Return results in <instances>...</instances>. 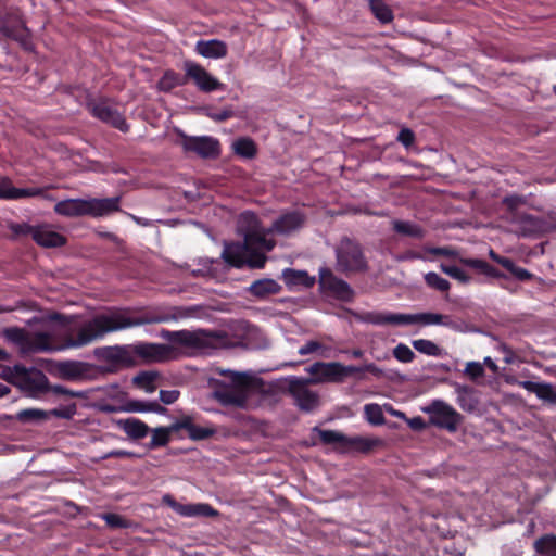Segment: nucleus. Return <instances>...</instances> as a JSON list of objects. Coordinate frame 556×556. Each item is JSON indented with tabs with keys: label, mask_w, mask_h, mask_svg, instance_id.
<instances>
[{
	"label": "nucleus",
	"mask_w": 556,
	"mask_h": 556,
	"mask_svg": "<svg viewBox=\"0 0 556 556\" xmlns=\"http://www.w3.org/2000/svg\"><path fill=\"white\" fill-rule=\"evenodd\" d=\"M53 320L60 321L63 330L55 334L36 332L28 336L26 352H54L81 348L105 333L134 328L143 325L163 324L176 320L177 316L172 309L163 307H149L141 309L119 308L108 314H100L84 323L78 329L70 327V319L65 315L55 313Z\"/></svg>",
	"instance_id": "1"
},
{
	"label": "nucleus",
	"mask_w": 556,
	"mask_h": 556,
	"mask_svg": "<svg viewBox=\"0 0 556 556\" xmlns=\"http://www.w3.org/2000/svg\"><path fill=\"white\" fill-rule=\"evenodd\" d=\"M121 197L104 199H68L58 202L54 205V212L66 217H78L89 215L101 217L118 212Z\"/></svg>",
	"instance_id": "2"
},
{
	"label": "nucleus",
	"mask_w": 556,
	"mask_h": 556,
	"mask_svg": "<svg viewBox=\"0 0 556 556\" xmlns=\"http://www.w3.org/2000/svg\"><path fill=\"white\" fill-rule=\"evenodd\" d=\"M336 270L346 277L366 273L369 268L362 244L350 237H343L334 249Z\"/></svg>",
	"instance_id": "3"
},
{
	"label": "nucleus",
	"mask_w": 556,
	"mask_h": 556,
	"mask_svg": "<svg viewBox=\"0 0 556 556\" xmlns=\"http://www.w3.org/2000/svg\"><path fill=\"white\" fill-rule=\"evenodd\" d=\"M314 431L318 433L319 440L323 444L332 445L333 450L340 454H349L353 452L368 454L376 446L381 444L380 439L361 435L349 437L336 430H324L315 427Z\"/></svg>",
	"instance_id": "4"
},
{
	"label": "nucleus",
	"mask_w": 556,
	"mask_h": 556,
	"mask_svg": "<svg viewBox=\"0 0 556 556\" xmlns=\"http://www.w3.org/2000/svg\"><path fill=\"white\" fill-rule=\"evenodd\" d=\"M252 382L245 374L235 372L231 377V386L222 381H216L213 397L224 406H236L243 408L247 406L249 391Z\"/></svg>",
	"instance_id": "5"
},
{
	"label": "nucleus",
	"mask_w": 556,
	"mask_h": 556,
	"mask_svg": "<svg viewBox=\"0 0 556 556\" xmlns=\"http://www.w3.org/2000/svg\"><path fill=\"white\" fill-rule=\"evenodd\" d=\"M239 231L243 236V243L249 249H262L263 251L270 252L276 241L267 239L268 230L264 231L257 215L253 212L245 211L239 216Z\"/></svg>",
	"instance_id": "6"
},
{
	"label": "nucleus",
	"mask_w": 556,
	"mask_h": 556,
	"mask_svg": "<svg viewBox=\"0 0 556 556\" xmlns=\"http://www.w3.org/2000/svg\"><path fill=\"white\" fill-rule=\"evenodd\" d=\"M180 138L178 144L185 153H193L201 159L214 160L222 153L220 142L211 136H188L181 130H177Z\"/></svg>",
	"instance_id": "7"
},
{
	"label": "nucleus",
	"mask_w": 556,
	"mask_h": 556,
	"mask_svg": "<svg viewBox=\"0 0 556 556\" xmlns=\"http://www.w3.org/2000/svg\"><path fill=\"white\" fill-rule=\"evenodd\" d=\"M87 109L93 117L100 119L101 122L111 125L122 132L129 131L130 126L126 122L124 115L121 114L117 109L111 104L109 99L99 98L89 100L87 102Z\"/></svg>",
	"instance_id": "8"
},
{
	"label": "nucleus",
	"mask_w": 556,
	"mask_h": 556,
	"mask_svg": "<svg viewBox=\"0 0 556 556\" xmlns=\"http://www.w3.org/2000/svg\"><path fill=\"white\" fill-rule=\"evenodd\" d=\"M14 372L16 387L30 396H37L39 393L49 391V380L41 370L15 365Z\"/></svg>",
	"instance_id": "9"
},
{
	"label": "nucleus",
	"mask_w": 556,
	"mask_h": 556,
	"mask_svg": "<svg viewBox=\"0 0 556 556\" xmlns=\"http://www.w3.org/2000/svg\"><path fill=\"white\" fill-rule=\"evenodd\" d=\"M318 276L319 287L324 293L343 302H350L353 300L354 290L352 287L342 278L336 276L332 269L321 267Z\"/></svg>",
	"instance_id": "10"
},
{
	"label": "nucleus",
	"mask_w": 556,
	"mask_h": 556,
	"mask_svg": "<svg viewBox=\"0 0 556 556\" xmlns=\"http://www.w3.org/2000/svg\"><path fill=\"white\" fill-rule=\"evenodd\" d=\"M184 70L187 72L188 81H192L201 92L211 93L217 90H225L226 88L225 84L195 62L186 61Z\"/></svg>",
	"instance_id": "11"
},
{
	"label": "nucleus",
	"mask_w": 556,
	"mask_h": 556,
	"mask_svg": "<svg viewBox=\"0 0 556 556\" xmlns=\"http://www.w3.org/2000/svg\"><path fill=\"white\" fill-rule=\"evenodd\" d=\"M94 366L80 361H60L53 365V372L66 381L91 380L94 377Z\"/></svg>",
	"instance_id": "12"
},
{
	"label": "nucleus",
	"mask_w": 556,
	"mask_h": 556,
	"mask_svg": "<svg viewBox=\"0 0 556 556\" xmlns=\"http://www.w3.org/2000/svg\"><path fill=\"white\" fill-rule=\"evenodd\" d=\"M429 412L431 413L430 422L433 426L446 429L450 432L456 431L462 421V415L451 405L442 401H434L431 404Z\"/></svg>",
	"instance_id": "13"
},
{
	"label": "nucleus",
	"mask_w": 556,
	"mask_h": 556,
	"mask_svg": "<svg viewBox=\"0 0 556 556\" xmlns=\"http://www.w3.org/2000/svg\"><path fill=\"white\" fill-rule=\"evenodd\" d=\"M131 354L146 362H165L175 357V348L162 343L138 342L130 345Z\"/></svg>",
	"instance_id": "14"
},
{
	"label": "nucleus",
	"mask_w": 556,
	"mask_h": 556,
	"mask_svg": "<svg viewBox=\"0 0 556 556\" xmlns=\"http://www.w3.org/2000/svg\"><path fill=\"white\" fill-rule=\"evenodd\" d=\"M161 336L166 341L189 349H204L208 346L210 340L204 331H189V330H162Z\"/></svg>",
	"instance_id": "15"
},
{
	"label": "nucleus",
	"mask_w": 556,
	"mask_h": 556,
	"mask_svg": "<svg viewBox=\"0 0 556 556\" xmlns=\"http://www.w3.org/2000/svg\"><path fill=\"white\" fill-rule=\"evenodd\" d=\"M309 381L294 378L289 383V392L301 410L312 412L319 404V396L307 388Z\"/></svg>",
	"instance_id": "16"
},
{
	"label": "nucleus",
	"mask_w": 556,
	"mask_h": 556,
	"mask_svg": "<svg viewBox=\"0 0 556 556\" xmlns=\"http://www.w3.org/2000/svg\"><path fill=\"white\" fill-rule=\"evenodd\" d=\"M0 35L18 41L24 47H26L30 38L28 28L16 14L0 16Z\"/></svg>",
	"instance_id": "17"
},
{
	"label": "nucleus",
	"mask_w": 556,
	"mask_h": 556,
	"mask_svg": "<svg viewBox=\"0 0 556 556\" xmlns=\"http://www.w3.org/2000/svg\"><path fill=\"white\" fill-rule=\"evenodd\" d=\"M163 502L182 517L215 518L219 516V511L207 503L181 504L168 494L163 497Z\"/></svg>",
	"instance_id": "18"
},
{
	"label": "nucleus",
	"mask_w": 556,
	"mask_h": 556,
	"mask_svg": "<svg viewBox=\"0 0 556 556\" xmlns=\"http://www.w3.org/2000/svg\"><path fill=\"white\" fill-rule=\"evenodd\" d=\"M305 220V214L300 211L287 212L274 220L268 232L287 236L302 228Z\"/></svg>",
	"instance_id": "19"
},
{
	"label": "nucleus",
	"mask_w": 556,
	"mask_h": 556,
	"mask_svg": "<svg viewBox=\"0 0 556 556\" xmlns=\"http://www.w3.org/2000/svg\"><path fill=\"white\" fill-rule=\"evenodd\" d=\"M511 223L517 225L522 237H536L547 229V223L544 218L528 213L517 214Z\"/></svg>",
	"instance_id": "20"
},
{
	"label": "nucleus",
	"mask_w": 556,
	"mask_h": 556,
	"mask_svg": "<svg viewBox=\"0 0 556 556\" xmlns=\"http://www.w3.org/2000/svg\"><path fill=\"white\" fill-rule=\"evenodd\" d=\"M339 370H341V364L337 362L332 363H314L307 371L314 377L309 379V382H340Z\"/></svg>",
	"instance_id": "21"
},
{
	"label": "nucleus",
	"mask_w": 556,
	"mask_h": 556,
	"mask_svg": "<svg viewBox=\"0 0 556 556\" xmlns=\"http://www.w3.org/2000/svg\"><path fill=\"white\" fill-rule=\"evenodd\" d=\"M34 241L42 248H61L67 243V238L53 230L49 225H38Z\"/></svg>",
	"instance_id": "22"
},
{
	"label": "nucleus",
	"mask_w": 556,
	"mask_h": 556,
	"mask_svg": "<svg viewBox=\"0 0 556 556\" xmlns=\"http://www.w3.org/2000/svg\"><path fill=\"white\" fill-rule=\"evenodd\" d=\"M172 429H184L193 441L206 440L216 433V430L211 427H201L192 421L190 416H185L172 425Z\"/></svg>",
	"instance_id": "23"
},
{
	"label": "nucleus",
	"mask_w": 556,
	"mask_h": 556,
	"mask_svg": "<svg viewBox=\"0 0 556 556\" xmlns=\"http://www.w3.org/2000/svg\"><path fill=\"white\" fill-rule=\"evenodd\" d=\"M98 357L113 365H129L132 363L130 345L106 346L98 350Z\"/></svg>",
	"instance_id": "24"
},
{
	"label": "nucleus",
	"mask_w": 556,
	"mask_h": 556,
	"mask_svg": "<svg viewBox=\"0 0 556 556\" xmlns=\"http://www.w3.org/2000/svg\"><path fill=\"white\" fill-rule=\"evenodd\" d=\"M247 244L239 241L226 242L222 253V257L231 267H244V258L248 252Z\"/></svg>",
	"instance_id": "25"
},
{
	"label": "nucleus",
	"mask_w": 556,
	"mask_h": 556,
	"mask_svg": "<svg viewBox=\"0 0 556 556\" xmlns=\"http://www.w3.org/2000/svg\"><path fill=\"white\" fill-rule=\"evenodd\" d=\"M194 50L199 55L207 59H222L228 53L226 42L218 39H200L197 41Z\"/></svg>",
	"instance_id": "26"
},
{
	"label": "nucleus",
	"mask_w": 556,
	"mask_h": 556,
	"mask_svg": "<svg viewBox=\"0 0 556 556\" xmlns=\"http://www.w3.org/2000/svg\"><path fill=\"white\" fill-rule=\"evenodd\" d=\"M520 387L530 393H534L544 403L556 404V386L549 382L521 381Z\"/></svg>",
	"instance_id": "27"
},
{
	"label": "nucleus",
	"mask_w": 556,
	"mask_h": 556,
	"mask_svg": "<svg viewBox=\"0 0 556 556\" xmlns=\"http://www.w3.org/2000/svg\"><path fill=\"white\" fill-rule=\"evenodd\" d=\"M363 320L377 326H401L404 325V314L390 312H368L364 315Z\"/></svg>",
	"instance_id": "28"
},
{
	"label": "nucleus",
	"mask_w": 556,
	"mask_h": 556,
	"mask_svg": "<svg viewBox=\"0 0 556 556\" xmlns=\"http://www.w3.org/2000/svg\"><path fill=\"white\" fill-rule=\"evenodd\" d=\"M281 291V286L274 279L264 278L255 280L250 287L249 292L258 299H264L268 295L278 294Z\"/></svg>",
	"instance_id": "29"
},
{
	"label": "nucleus",
	"mask_w": 556,
	"mask_h": 556,
	"mask_svg": "<svg viewBox=\"0 0 556 556\" xmlns=\"http://www.w3.org/2000/svg\"><path fill=\"white\" fill-rule=\"evenodd\" d=\"M123 431L132 440L143 439L150 431L149 426L137 418H127L118 421Z\"/></svg>",
	"instance_id": "30"
},
{
	"label": "nucleus",
	"mask_w": 556,
	"mask_h": 556,
	"mask_svg": "<svg viewBox=\"0 0 556 556\" xmlns=\"http://www.w3.org/2000/svg\"><path fill=\"white\" fill-rule=\"evenodd\" d=\"M391 224L393 231L397 235L419 240L426 236V230L418 224L401 219H394Z\"/></svg>",
	"instance_id": "31"
},
{
	"label": "nucleus",
	"mask_w": 556,
	"mask_h": 556,
	"mask_svg": "<svg viewBox=\"0 0 556 556\" xmlns=\"http://www.w3.org/2000/svg\"><path fill=\"white\" fill-rule=\"evenodd\" d=\"M447 316L438 313L404 314V325H447Z\"/></svg>",
	"instance_id": "32"
},
{
	"label": "nucleus",
	"mask_w": 556,
	"mask_h": 556,
	"mask_svg": "<svg viewBox=\"0 0 556 556\" xmlns=\"http://www.w3.org/2000/svg\"><path fill=\"white\" fill-rule=\"evenodd\" d=\"M282 279L289 287L303 286L311 288L315 283V278L308 276L306 271L292 268H286L282 271Z\"/></svg>",
	"instance_id": "33"
},
{
	"label": "nucleus",
	"mask_w": 556,
	"mask_h": 556,
	"mask_svg": "<svg viewBox=\"0 0 556 556\" xmlns=\"http://www.w3.org/2000/svg\"><path fill=\"white\" fill-rule=\"evenodd\" d=\"M161 375L156 370H143L132 378V383L147 393H153L156 390V381Z\"/></svg>",
	"instance_id": "34"
},
{
	"label": "nucleus",
	"mask_w": 556,
	"mask_h": 556,
	"mask_svg": "<svg viewBox=\"0 0 556 556\" xmlns=\"http://www.w3.org/2000/svg\"><path fill=\"white\" fill-rule=\"evenodd\" d=\"M459 262L470 268H475L479 270L481 274L491 277V278H505L506 276L495 268L493 265L489 264L484 260L479 258H460Z\"/></svg>",
	"instance_id": "35"
},
{
	"label": "nucleus",
	"mask_w": 556,
	"mask_h": 556,
	"mask_svg": "<svg viewBox=\"0 0 556 556\" xmlns=\"http://www.w3.org/2000/svg\"><path fill=\"white\" fill-rule=\"evenodd\" d=\"M187 83V72H185V75L182 76L173 70H168L163 74L159 85L161 90L168 92L176 87L186 85Z\"/></svg>",
	"instance_id": "36"
},
{
	"label": "nucleus",
	"mask_w": 556,
	"mask_h": 556,
	"mask_svg": "<svg viewBox=\"0 0 556 556\" xmlns=\"http://www.w3.org/2000/svg\"><path fill=\"white\" fill-rule=\"evenodd\" d=\"M369 9L380 23L388 24L393 21V11L383 0H370Z\"/></svg>",
	"instance_id": "37"
},
{
	"label": "nucleus",
	"mask_w": 556,
	"mask_h": 556,
	"mask_svg": "<svg viewBox=\"0 0 556 556\" xmlns=\"http://www.w3.org/2000/svg\"><path fill=\"white\" fill-rule=\"evenodd\" d=\"M534 549L542 556H556V534H544L535 540Z\"/></svg>",
	"instance_id": "38"
},
{
	"label": "nucleus",
	"mask_w": 556,
	"mask_h": 556,
	"mask_svg": "<svg viewBox=\"0 0 556 556\" xmlns=\"http://www.w3.org/2000/svg\"><path fill=\"white\" fill-rule=\"evenodd\" d=\"M232 147L235 153L244 159H253L257 153V147L255 142L248 137L237 139Z\"/></svg>",
	"instance_id": "39"
},
{
	"label": "nucleus",
	"mask_w": 556,
	"mask_h": 556,
	"mask_svg": "<svg viewBox=\"0 0 556 556\" xmlns=\"http://www.w3.org/2000/svg\"><path fill=\"white\" fill-rule=\"evenodd\" d=\"M16 418L23 424L40 422L49 418V413L39 408H26L20 410Z\"/></svg>",
	"instance_id": "40"
},
{
	"label": "nucleus",
	"mask_w": 556,
	"mask_h": 556,
	"mask_svg": "<svg viewBox=\"0 0 556 556\" xmlns=\"http://www.w3.org/2000/svg\"><path fill=\"white\" fill-rule=\"evenodd\" d=\"M172 431H176L175 429H172V426L166 427H159L152 430V438L149 443V447L151 450L162 447L168 444L170 441V433Z\"/></svg>",
	"instance_id": "41"
},
{
	"label": "nucleus",
	"mask_w": 556,
	"mask_h": 556,
	"mask_svg": "<svg viewBox=\"0 0 556 556\" xmlns=\"http://www.w3.org/2000/svg\"><path fill=\"white\" fill-rule=\"evenodd\" d=\"M128 407L132 412L146 413L152 412L156 414H164L167 409L159 404L157 402H144V401H130Z\"/></svg>",
	"instance_id": "42"
},
{
	"label": "nucleus",
	"mask_w": 556,
	"mask_h": 556,
	"mask_svg": "<svg viewBox=\"0 0 556 556\" xmlns=\"http://www.w3.org/2000/svg\"><path fill=\"white\" fill-rule=\"evenodd\" d=\"M502 203L506 207L510 220H513L517 214L522 213L518 211V207L526 204V198L519 194H509L502 200Z\"/></svg>",
	"instance_id": "43"
},
{
	"label": "nucleus",
	"mask_w": 556,
	"mask_h": 556,
	"mask_svg": "<svg viewBox=\"0 0 556 556\" xmlns=\"http://www.w3.org/2000/svg\"><path fill=\"white\" fill-rule=\"evenodd\" d=\"M267 257L262 249H249L244 258V266L250 268H263Z\"/></svg>",
	"instance_id": "44"
},
{
	"label": "nucleus",
	"mask_w": 556,
	"mask_h": 556,
	"mask_svg": "<svg viewBox=\"0 0 556 556\" xmlns=\"http://www.w3.org/2000/svg\"><path fill=\"white\" fill-rule=\"evenodd\" d=\"M501 266L508 270L519 281H528L533 277V274L526 268L517 266L513 260H502Z\"/></svg>",
	"instance_id": "45"
},
{
	"label": "nucleus",
	"mask_w": 556,
	"mask_h": 556,
	"mask_svg": "<svg viewBox=\"0 0 556 556\" xmlns=\"http://www.w3.org/2000/svg\"><path fill=\"white\" fill-rule=\"evenodd\" d=\"M413 346L419 353L426 354L428 356H440L441 349L434 342L427 339H417L413 341Z\"/></svg>",
	"instance_id": "46"
},
{
	"label": "nucleus",
	"mask_w": 556,
	"mask_h": 556,
	"mask_svg": "<svg viewBox=\"0 0 556 556\" xmlns=\"http://www.w3.org/2000/svg\"><path fill=\"white\" fill-rule=\"evenodd\" d=\"M4 336L11 342L18 344L24 351L26 349L28 333L18 327H11L4 330Z\"/></svg>",
	"instance_id": "47"
},
{
	"label": "nucleus",
	"mask_w": 556,
	"mask_h": 556,
	"mask_svg": "<svg viewBox=\"0 0 556 556\" xmlns=\"http://www.w3.org/2000/svg\"><path fill=\"white\" fill-rule=\"evenodd\" d=\"M101 518L111 529H127L131 525L129 520L115 513H104Z\"/></svg>",
	"instance_id": "48"
},
{
	"label": "nucleus",
	"mask_w": 556,
	"mask_h": 556,
	"mask_svg": "<svg viewBox=\"0 0 556 556\" xmlns=\"http://www.w3.org/2000/svg\"><path fill=\"white\" fill-rule=\"evenodd\" d=\"M425 281L430 288L441 292H446L451 288L448 280L442 278L440 275L433 271L425 275Z\"/></svg>",
	"instance_id": "49"
},
{
	"label": "nucleus",
	"mask_w": 556,
	"mask_h": 556,
	"mask_svg": "<svg viewBox=\"0 0 556 556\" xmlns=\"http://www.w3.org/2000/svg\"><path fill=\"white\" fill-rule=\"evenodd\" d=\"M364 409L370 424L382 425L384 422L383 413L378 404H366Z\"/></svg>",
	"instance_id": "50"
},
{
	"label": "nucleus",
	"mask_w": 556,
	"mask_h": 556,
	"mask_svg": "<svg viewBox=\"0 0 556 556\" xmlns=\"http://www.w3.org/2000/svg\"><path fill=\"white\" fill-rule=\"evenodd\" d=\"M393 356L401 363H412L415 359V353L404 343H399L393 349Z\"/></svg>",
	"instance_id": "51"
},
{
	"label": "nucleus",
	"mask_w": 556,
	"mask_h": 556,
	"mask_svg": "<svg viewBox=\"0 0 556 556\" xmlns=\"http://www.w3.org/2000/svg\"><path fill=\"white\" fill-rule=\"evenodd\" d=\"M441 269L444 274L448 275L450 277L463 282L468 283L470 281V276L467 275L463 269L455 265H441Z\"/></svg>",
	"instance_id": "52"
},
{
	"label": "nucleus",
	"mask_w": 556,
	"mask_h": 556,
	"mask_svg": "<svg viewBox=\"0 0 556 556\" xmlns=\"http://www.w3.org/2000/svg\"><path fill=\"white\" fill-rule=\"evenodd\" d=\"M10 230L16 237H27L30 236L34 239V233L38 229V226H33L27 223H13L10 225Z\"/></svg>",
	"instance_id": "53"
},
{
	"label": "nucleus",
	"mask_w": 556,
	"mask_h": 556,
	"mask_svg": "<svg viewBox=\"0 0 556 556\" xmlns=\"http://www.w3.org/2000/svg\"><path fill=\"white\" fill-rule=\"evenodd\" d=\"M76 412L77 406L75 403L48 410L49 416H54L62 419H72Z\"/></svg>",
	"instance_id": "54"
},
{
	"label": "nucleus",
	"mask_w": 556,
	"mask_h": 556,
	"mask_svg": "<svg viewBox=\"0 0 556 556\" xmlns=\"http://www.w3.org/2000/svg\"><path fill=\"white\" fill-rule=\"evenodd\" d=\"M49 391L53 392L56 395H64L68 397L85 399L87 396V393L85 391H74L60 384H49Z\"/></svg>",
	"instance_id": "55"
},
{
	"label": "nucleus",
	"mask_w": 556,
	"mask_h": 556,
	"mask_svg": "<svg viewBox=\"0 0 556 556\" xmlns=\"http://www.w3.org/2000/svg\"><path fill=\"white\" fill-rule=\"evenodd\" d=\"M45 193L43 188L34 187V188H16L15 187V193L13 194L14 200L22 199V198H35V197H41Z\"/></svg>",
	"instance_id": "56"
},
{
	"label": "nucleus",
	"mask_w": 556,
	"mask_h": 556,
	"mask_svg": "<svg viewBox=\"0 0 556 556\" xmlns=\"http://www.w3.org/2000/svg\"><path fill=\"white\" fill-rule=\"evenodd\" d=\"M15 187L8 178L0 179V199L14 200Z\"/></svg>",
	"instance_id": "57"
},
{
	"label": "nucleus",
	"mask_w": 556,
	"mask_h": 556,
	"mask_svg": "<svg viewBox=\"0 0 556 556\" xmlns=\"http://www.w3.org/2000/svg\"><path fill=\"white\" fill-rule=\"evenodd\" d=\"M465 374L471 379H477L484 375V369L479 362H468L465 367Z\"/></svg>",
	"instance_id": "58"
},
{
	"label": "nucleus",
	"mask_w": 556,
	"mask_h": 556,
	"mask_svg": "<svg viewBox=\"0 0 556 556\" xmlns=\"http://www.w3.org/2000/svg\"><path fill=\"white\" fill-rule=\"evenodd\" d=\"M397 141L405 148H409L415 142V134L409 128H402L397 135Z\"/></svg>",
	"instance_id": "59"
},
{
	"label": "nucleus",
	"mask_w": 556,
	"mask_h": 556,
	"mask_svg": "<svg viewBox=\"0 0 556 556\" xmlns=\"http://www.w3.org/2000/svg\"><path fill=\"white\" fill-rule=\"evenodd\" d=\"M180 395V392L178 390H161L160 391V400L166 404H173L175 403Z\"/></svg>",
	"instance_id": "60"
},
{
	"label": "nucleus",
	"mask_w": 556,
	"mask_h": 556,
	"mask_svg": "<svg viewBox=\"0 0 556 556\" xmlns=\"http://www.w3.org/2000/svg\"><path fill=\"white\" fill-rule=\"evenodd\" d=\"M361 372H363V369L359 366H344L341 364V370H339L340 382H342L346 377Z\"/></svg>",
	"instance_id": "61"
},
{
	"label": "nucleus",
	"mask_w": 556,
	"mask_h": 556,
	"mask_svg": "<svg viewBox=\"0 0 556 556\" xmlns=\"http://www.w3.org/2000/svg\"><path fill=\"white\" fill-rule=\"evenodd\" d=\"M320 348H321V344L318 341L312 340V341L306 342L304 345H302L299 349L298 353L300 355L304 356V355H308V354L315 353Z\"/></svg>",
	"instance_id": "62"
},
{
	"label": "nucleus",
	"mask_w": 556,
	"mask_h": 556,
	"mask_svg": "<svg viewBox=\"0 0 556 556\" xmlns=\"http://www.w3.org/2000/svg\"><path fill=\"white\" fill-rule=\"evenodd\" d=\"M430 254H433L435 256H446L452 257L455 256L456 252L448 248V247H437V248H429L427 250Z\"/></svg>",
	"instance_id": "63"
},
{
	"label": "nucleus",
	"mask_w": 556,
	"mask_h": 556,
	"mask_svg": "<svg viewBox=\"0 0 556 556\" xmlns=\"http://www.w3.org/2000/svg\"><path fill=\"white\" fill-rule=\"evenodd\" d=\"M407 424L415 431H421L426 428V422L420 416L408 419Z\"/></svg>",
	"instance_id": "64"
}]
</instances>
